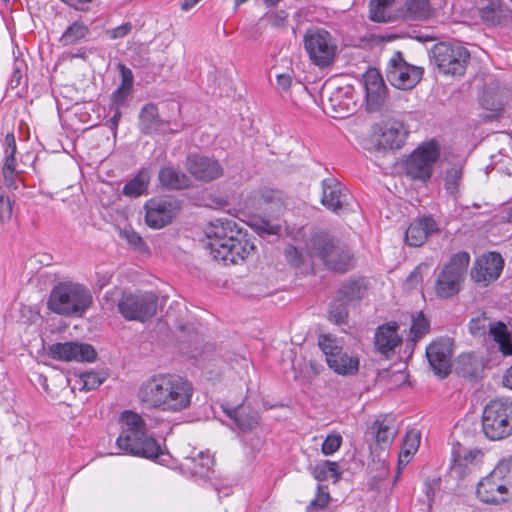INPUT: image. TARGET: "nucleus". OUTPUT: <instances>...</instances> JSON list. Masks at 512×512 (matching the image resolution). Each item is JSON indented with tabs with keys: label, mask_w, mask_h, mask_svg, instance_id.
<instances>
[{
	"label": "nucleus",
	"mask_w": 512,
	"mask_h": 512,
	"mask_svg": "<svg viewBox=\"0 0 512 512\" xmlns=\"http://www.w3.org/2000/svg\"><path fill=\"white\" fill-rule=\"evenodd\" d=\"M397 329L398 325L395 322L380 326L377 329L375 334V346L379 352L387 354L401 343Z\"/></svg>",
	"instance_id": "29"
},
{
	"label": "nucleus",
	"mask_w": 512,
	"mask_h": 512,
	"mask_svg": "<svg viewBox=\"0 0 512 512\" xmlns=\"http://www.w3.org/2000/svg\"><path fill=\"white\" fill-rule=\"evenodd\" d=\"M132 25L130 23H124L118 27H115L107 32L111 39H118L126 36L130 33Z\"/></svg>",
	"instance_id": "54"
},
{
	"label": "nucleus",
	"mask_w": 512,
	"mask_h": 512,
	"mask_svg": "<svg viewBox=\"0 0 512 512\" xmlns=\"http://www.w3.org/2000/svg\"><path fill=\"white\" fill-rule=\"evenodd\" d=\"M430 322L422 312H418L412 316V324L410 327V339L407 342H412L414 345L419 339L429 332Z\"/></svg>",
	"instance_id": "39"
},
{
	"label": "nucleus",
	"mask_w": 512,
	"mask_h": 512,
	"mask_svg": "<svg viewBox=\"0 0 512 512\" xmlns=\"http://www.w3.org/2000/svg\"><path fill=\"white\" fill-rule=\"evenodd\" d=\"M318 345L322 352L325 354L326 362L333 358L335 354H338L342 349L339 345V341L332 335H321L318 340Z\"/></svg>",
	"instance_id": "45"
},
{
	"label": "nucleus",
	"mask_w": 512,
	"mask_h": 512,
	"mask_svg": "<svg viewBox=\"0 0 512 512\" xmlns=\"http://www.w3.org/2000/svg\"><path fill=\"white\" fill-rule=\"evenodd\" d=\"M431 53L439 72L451 76L464 75L471 57L465 46L451 42L435 44Z\"/></svg>",
	"instance_id": "9"
},
{
	"label": "nucleus",
	"mask_w": 512,
	"mask_h": 512,
	"mask_svg": "<svg viewBox=\"0 0 512 512\" xmlns=\"http://www.w3.org/2000/svg\"><path fill=\"white\" fill-rule=\"evenodd\" d=\"M89 33L90 29L86 24L75 21L65 29L59 38V43L64 47L76 45L86 39Z\"/></svg>",
	"instance_id": "34"
},
{
	"label": "nucleus",
	"mask_w": 512,
	"mask_h": 512,
	"mask_svg": "<svg viewBox=\"0 0 512 512\" xmlns=\"http://www.w3.org/2000/svg\"><path fill=\"white\" fill-rule=\"evenodd\" d=\"M420 441L421 433L416 429L409 430L405 434L398 457L397 474L395 476V481L399 479V476L404 467L411 461L414 454L418 451Z\"/></svg>",
	"instance_id": "28"
},
{
	"label": "nucleus",
	"mask_w": 512,
	"mask_h": 512,
	"mask_svg": "<svg viewBox=\"0 0 512 512\" xmlns=\"http://www.w3.org/2000/svg\"><path fill=\"white\" fill-rule=\"evenodd\" d=\"M330 103L333 108H336L337 106L339 107V109L336 110V112L339 115H337L336 117H340V118L346 117V113H348L352 110L349 108L348 104L345 103L342 105L340 102H337V98H331Z\"/></svg>",
	"instance_id": "59"
},
{
	"label": "nucleus",
	"mask_w": 512,
	"mask_h": 512,
	"mask_svg": "<svg viewBox=\"0 0 512 512\" xmlns=\"http://www.w3.org/2000/svg\"><path fill=\"white\" fill-rule=\"evenodd\" d=\"M462 180V167L454 165L445 172L444 188L451 196H456Z\"/></svg>",
	"instance_id": "43"
},
{
	"label": "nucleus",
	"mask_w": 512,
	"mask_h": 512,
	"mask_svg": "<svg viewBox=\"0 0 512 512\" xmlns=\"http://www.w3.org/2000/svg\"><path fill=\"white\" fill-rule=\"evenodd\" d=\"M248 201L251 208L259 210L279 212L283 207L282 193L267 187L253 191Z\"/></svg>",
	"instance_id": "25"
},
{
	"label": "nucleus",
	"mask_w": 512,
	"mask_h": 512,
	"mask_svg": "<svg viewBox=\"0 0 512 512\" xmlns=\"http://www.w3.org/2000/svg\"><path fill=\"white\" fill-rule=\"evenodd\" d=\"M119 420L121 431L116 439V445L121 451L151 460L164 456L158 441L147 434L146 422L140 414L125 410Z\"/></svg>",
	"instance_id": "3"
},
{
	"label": "nucleus",
	"mask_w": 512,
	"mask_h": 512,
	"mask_svg": "<svg viewBox=\"0 0 512 512\" xmlns=\"http://www.w3.org/2000/svg\"><path fill=\"white\" fill-rule=\"evenodd\" d=\"M120 119H121V111H120V107L117 106V107H115L114 114L110 119L112 129H114V130L117 129Z\"/></svg>",
	"instance_id": "61"
},
{
	"label": "nucleus",
	"mask_w": 512,
	"mask_h": 512,
	"mask_svg": "<svg viewBox=\"0 0 512 512\" xmlns=\"http://www.w3.org/2000/svg\"><path fill=\"white\" fill-rule=\"evenodd\" d=\"M180 209V202L175 198L168 196L151 198L144 205L145 222L150 228L161 229L172 222Z\"/></svg>",
	"instance_id": "13"
},
{
	"label": "nucleus",
	"mask_w": 512,
	"mask_h": 512,
	"mask_svg": "<svg viewBox=\"0 0 512 512\" xmlns=\"http://www.w3.org/2000/svg\"><path fill=\"white\" fill-rule=\"evenodd\" d=\"M276 80L277 88L283 92H288L294 81L292 72L278 74Z\"/></svg>",
	"instance_id": "53"
},
{
	"label": "nucleus",
	"mask_w": 512,
	"mask_h": 512,
	"mask_svg": "<svg viewBox=\"0 0 512 512\" xmlns=\"http://www.w3.org/2000/svg\"><path fill=\"white\" fill-rule=\"evenodd\" d=\"M5 160L2 167V175H9L15 172L16 160L15 153L17 150L15 136L13 133H8L5 136Z\"/></svg>",
	"instance_id": "38"
},
{
	"label": "nucleus",
	"mask_w": 512,
	"mask_h": 512,
	"mask_svg": "<svg viewBox=\"0 0 512 512\" xmlns=\"http://www.w3.org/2000/svg\"><path fill=\"white\" fill-rule=\"evenodd\" d=\"M90 290L76 282H60L56 284L48 298V308L62 316L81 317L92 304Z\"/></svg>",
	"instance_id": "4"
},
{
	"label": "nucleus",
	"mask_w": 512,
	"mask_h": 512,
	"mask_svg": "<svg viewBox=\"0 0 512 512\" xmlns=\"http://www.w3.org/2000/svg\"><path fill=\"white\" fill-rule=\"evenodd\" d=\"M420 278H421V277H420V273L418 272V270H417V269H415V270L410 274V276H409V278H408V279H409V280H416V281H418Z\"/></svg>",
	"instance_id": "64"
},
{
	"label": "nucleus",
	"mask_w": 512,
	"mask_h": 512,
	"mask_svg": "<svg viewBox=\"0 0 512 512\" xmlns=\"http://www.w3.org/2000/svg\"><path fill=\"white\" fill-rule=\"evenodd\" d=\"M493 472L512 492V456L502 458L493 469Z\"/></svg>",
	"instance_id": "44"
},
{
	"label": "nucleus",
	"mask_w": 512,
	"mask_h": 512,
	"mask_svg": "<svg viewBox=\"0 0 512 512\" xmlns=\"http://www.w3.org/2000/svg\"><path fill=\"white\" fill-rule=\"evenodd\" d=\"M342 445V436L338 433L327 435L322 443L321 451L324 455L330 456L334 454Z\"/></svg>",
	"instance_id": "49"
},
{
	"label": "nucleus",
	"mask_w": 512,
	"mask_h": 512,
	"mask_svg": "<svg viewBox=\"0 0 512 512\" xmlns=\"http://www.w3.org/2000/svg\"><path fill=\"white\" fill-rule=\"evenodd\" d=\"M409 134L408 127L399 120H389L374 128L366 140L365 149L386 152L400 149Z\"/></svg>",
	"instance_id": "10"
},
{
	"label": "nucleus",
	"mask_w": 512,
	"mask_h": 512,
	"mask_svg": "<svg viewBox=\"0 0 512 512\" xmlns=\"http://www.w3.org/2000/svg\"><path fill=\"white\" fill-rule=\"evenodd\" d=\"M502 382L505 387L512 390V365L505 371Z\"/></svg>",
	"instance_id": "60"
},
{
	"label": "nucleus",
	"mask_w": 512,
	"mask_h": 512,
	"mask_svg": "<svg viewBox=\"0 0 512 512\" xmlns=\"http://www.w3.org/2000/svg\"><path fill=\"white\" fill-rule=\"evenodd\" d=\"M452 342L448 338L434 340L426 348V356L435 374L446 377L451 370Z\"/></svg>",
	"instance_id": "20"
},
{
	"label": "nucleus",
	"mask_w": 512,
	"mask_h": 512,
	"mask_svg": "<svg viewBox=\"0 0 512 512\" xmlns=\"http://www.w3.org/2000/svg\"><path fill=\"white\" fill-rule=\"evenodd\" d=\"M193 394L194 386L187 378L159 372L141 382L137 399L148 409L174 414L190 407Z\"/></svg>",
	"instance_id": "1"
},
{
	"label": "nucleus",
	"mask_w": 512,
	"mask_h": 512,
	"mask_svg": "<svg viewBox=\"0 0 512 512\" xmlns=\"http://www.w3.org/2000/svg\"><path fill=\"white\" fill-rule=\"evenodd\" d=\"M331 498L328 492V487L324 485L317 486V493L315 498L307 506L308 512L324 509L329 504Z\"/></svg>",
	"instance_id": "47"
},
{
	"label": "nucleus",
	"mask_w": 512,
	"mask_h": 512,
	"mask_svg": "<svg viewBox=\"0 0 512 512\" xmlns=\"http://www.w3.org/2000/svg\"><path fill=\"white\" fill-rule=\"evenodd\" d=\"M434 9L429 0H407L403 8V16L408 20L423 21L433 17Z\"/></svg>",
	"instance_id": "33"
},
{
	"label": "nucleus",
	"mask_w": 512,
	"mask_h": 512,
	"mask_svg": "<svg viewBox=\"0 0 512 512\" xmlns=\"http://www.w3.org/2000/svg\"><path fill=\"white\" fill-rule=\"evenodd\" d=\"M205 233L211 255L226 265L245 261L255 249L248 234L231 220L217 219L209 224Z\"/></svg>",
	"instance_id": "2"
},
{
	"label": "nucleus",
	"mask_w": 512,
	"mask_h": 512,
	"mask_svg": "<svg viewBox=\"0 0 512 512\" xmlns=\"http://www.w3.org/2000/svg\"><path fill=\"white\" fill-rule=\"evenodd\" d=\"M476 493L482 502L489 504L506 502L512 494L493 470L478 482Z\"/></svg>",
	"instance_id": "22"
},
{
	"label": "nucleus",
	"mask_w": 512,
	"mask_h": 512,
	"mask_svg": "<svg viewBox=\"0 0 512 512\" xmlns=\"http://www.w3.org/2000/svg\"><path fill=\"white\" fill-rule=\"evenodd\" d=\"M75 57L85 59L86 58V50L83 48L79 49L76 54L71 55V58H75Z\"/></svg>",
	"instance_id": "63"
},
{
	"label": "nucleus",
	"mask_w": 512,
	"mask_h": 512,
	"mask_svg": "<svg viewBox=\"0 0 512 512\" xmlns=\"http://www.w3.org/2000/svg\"><path fill=\"white\" fill-rule=\"evenodd\" d=\"M321 203L327 209L337 213L348 206L350 194L348 189L333 177L325 178L321 182Z\"/></svg>",
	"instance_id": "23"
},
{
	"label": "nucleus",
	"mask_w": 512,
	"mask_h": 512,
	"mask_svg": "<svg viewBox=\"0 0 512 512\" xmlns=\"http://www.w3.org/2000/svg\"><path fill=\"white\" fill-rule=\"evenodd\" d=\"M3 178L6 186L10 189L17 190L22 183L20 176L15 172H11L9 175H3Z\"/></svg>",
	"instance_id": "58"
},
{
	"label": "nucleus",
	"mask_w": 512,
	"mask_h": 512,
	"mask_svg": "<svg viewBox=\"0 0 512 512\" xmlns=\"http://www.w3.org/2000/svg\"><path fill=\"white\" fill-rule=\"evenodd\" d=\"M311 474L319 482H323L331 478L335 483L340 480L342 472L340 471L337 462L325 460L312 467Z\"/></svg>",
	"instance_id": "36"
},
{
	"label": "nucleus",
	"mask_w": 512,
	"mask_h": 512,
	"mask_svg": "<svg viewBox=\"0 0 512 512\" xmlns=\"http://www.w3.org/2000/svg\"><path fill=\"white\" fill-rule=\"evenodd\" d=\"M482 431L492 440L498 441L512 435V400L497 398L491 400L484 408Z\"/></svg>",
	"instance_id": "7"
},
{
	"label": "nucleus",
	"mask_w": 512,
	"mask_h": 512,
	"mask_svg": "<svg viewBox=\"0 0 512 512\" xmlns=\"http://www.w3.org/2000/svg\"><path fill=\"white\" fill-rule=\"evenodd\" d=\"M469 264L470 254L468 252L459 251L453 254L436 274L434 282L436 296L448 299L457 295L466 278Z\"/></svg>",
	"instance_id": "6"
},
{
	"label": "nucleus",
	"mask_w": 512,
	"mask_h": 512,
	"mask_svg": "<svg viewBox=\"0 0 512 512\" xmlns=\"http://www.w3.org/2000/svg\"><path fill=\"white\" fill-rule=\"evenodd\" d=\"M438 232V225L431 217L424 216L412 222L405 233L406 243L411 247L423 245L428 237Z\"/></svg>",
	"instance_id": "24"
},
{
	"label": "nucleus",
	"mask_w": 512,
	"mask_h": 512,
	"mask_svg": "<svg viewBox=\"0 0 512 512\" xmlns=\"http://www.w3.org/2000/svg\"><path fill=\"white\" fill-rule=\"evenodd\" d=\"M157 300L156 294L149 291L124 292L117 307L126 320L144 322L156 314Z\"/></svg>",
	"instance_id": "11"
},
{
	"label": "nucleus",
	"mask_w": 512,
	"mask_h": 512,
	"mask_svg": "<svg viewBox=\"0 0 512 512\" xmlns=\"http://www.w3.org/2000/svg\"><path fill=\"white\" fill-rule=\"evenodd\" d=\"M268 21L274 27H280L285 24L287 20V14L284 11L271 13L267 16Z\"/></svg>",
	"instance_id": "57"
},
{
	"label": "nucleus",
	"mask_w": 512,
	"mask_h": 512,
	"mask_svg": "<svg viewBox=\"0 0 512 512\" xmlns=\"http://www.w3.org/2000/svg\"><path fill=\"white\" fill-rule=\"evenodd\" d=\"M509 98V91L499 82H491L487 84L480 97L482 107L494 113L503 110Z\"/></svg>",
	"instance_id": "26"
},
{
	"label": "nucleus",
	"mask_w": 512,
	"mask_h": 512,
	"mask_svg": "<svg viewBox=\"0 0 512 512\" xmlns=\"http://www.w3.org/2000/svg\"><path fill=\"white\" fill-rule=\"evenodd\" d=\"M150 181V173L147 169H141L133 179L123 187V194L128 197H138L146 192Z\"/></svg>",
	"instance_id": "37"
},
{
	"label": "nucleus",
	"mask_w": 512,
	"mask_h": 512,
	"mask_svg": "<svg viewBox=\"0 0 512 512\" xmlns=\"http://www.w3.org/2000/svg\"><path fill=\"white\" fill-rule=\"evenodd\" d=\"M12 201L0 185V222L7 223L12 218Z\"/></svg>",
	"instance_id": "48"
},
{
	"label": "nucleus",
	"mask_w": 512,
	"mask_h": 512,
	"mask_svg": "<svg viewBox=\"0 0 512 512\" xmlns=\"http://www.w3.org/2000/svg\"><path fill=\"white\" fill-rule=\"evenodd\" d=\"M395 0H372L370 4V17L374 22H387L390 20L389 8Z\"/></svg>",
	"instance_id": "41"
},
{
	"label": "nucleus",
	"mask_w": 512,
	"mask_h": 512,
	"mask_svg": "<svg viewBox=\"0 0 512 512\" xmlns=\"http://www.w3.org/2000/svg\"><path fill=\"white\" fill-rule=\"evenodd\" d=\"M363 86L366 94V107L369 112L381 109L387 97L384 80L376 69H369L363 75Z\"/></svg>",
	"instance_id": "21"
},
{
	"label": "nucleus",
	"mask_w": 512,
	"mask_h": 512,
	"mask_svg": "<svg viewBox=\"0 0 512 512\" xmlns=\"http://www.w3.org/2000/svg\"><path fill=\"white\" fill-rule=\"evenodd\" d=\"M371 433L379 445L388 447L391 445L394 437L397 434V428L392 418L387 416L378 418L370 427Z\"/></svg>",
	"instance_id": "31"
},
{
	"label": "nucleus",
	"mask_w": 512,
	"mask_h": 512,
	"mask_svg": "<svg viewBox=\"0 0 512 512\" xmlns=\"http://www.w3.org/2000/svg\"><path fill=\"white\" fill-rule=\"evenodd\" d=\"M441 147L437 140L431 139L420 144L406 161V172L413 178L427 181L431 178L433 167L440 158Z\"/></svg>",
	"instance_id": "12"
},
{
	"label": "nucleus",
	"mask_w": 512,
	"mask_h": 512,
	"mask_svg": "<svg viewBox=\"0 0 512 512\" xmlns=\"http://www.w3.org/2000/svg\"><path fill=\"white\" fill-rule=\"evenodd\" d=\"M259 230L269 235H277L281 230V226L267 220H262L259 225Z\"/></svg>",
	"instance_id": "56"
},
{
	"label": "nucleus",
	"mask_w": 512,
	"mask_h": 512,
	"mask_svg": "<svg viewBox=\"0 0 512 512\" xmlns=\"http://www.w3.org/2000/svg\"><path fill=\"white\" fill-rule=\"evenodd\" d=\"M80 379L83 385V389L87 391L96 389L104 381V377L100 373L93 371L82 373Z\"/></svg>",
	"instance_id": "51"
},
{
	"label": "nucleus",
	"mask_w": 512,
	"mask_h": 512,
	"mask_svg": "<svg viewBox=\"0 0 512 512\" xmlns=\"http://www.w3.org/2000/svg\"><path fill=\"white\" fill-rule=\"evenodd\" d=\"M120 235L135 248H140L144 244L141 236L131 229L122 230Z\"/></svg>",
	"instance_id": "52"
},
{
	"label": "nucleus",
	"mask_w": 512,
	"mask_h": 512,
	"mask_svg": "<svg viewBox=\"0 0 512 512\" xmlns=\"http://www.w3.org/2000/svg\"><path fill=\"white\" fill-rule=\"evenodd\" d=\"M161 120L158 115V109L154 104H146L141 109L139 115V127L145 134H151L159 130Z\"/></svg>",
	"instance_id": "35"
},
{
	"label": "nucleus",
	"mask_w": 512,
	"mask_h": 512,
	"mask_svg": "<svg viewBox=\"0 0 512 512\" xmlns=\"http://www.w3.org/2000/svg\"><path fill=\"white\" fill-rule=\"evenodd\" d=\"M201 0H184L181 8L184 11H188L192 9L195 5H197Z\"/></svg>",
	"instance_id": "62"
},
{
	"label": "nucleus",
	"mask_w": 512,
	"mask_h": 512,
	"mask_svg": "<svg viewBox=\"0 0 512 512\" xmlns=\"http://www.w3.org/2000/svg\"><path fill=\"white\" fill-rule=\"evenodd\" d=\"M285 256L287 261L293 266H299L302 262L301 255L294 246H288L285 249Z\"/></svg>",
	"instance_id": "55"
},
{
	"label": "nucleus",
	"mask_w": 512,
	"mask_h": 512,
	"mask_svg": "<svg viewBox=\"0 0 512 512\" xmlns=\"http://www.w3.org/2000/svg\"><path fill=\"white\" fill-rule=\"evenodd\" d=\"M303 45L311 63L319 68L330 66L337 54V41L325 29H308L303 37Z\"/></svg>",
	"instance_id": "8"
},
{
	"label": "nucleus",
	"mask_w": 512,
	"mask_h": 512,
	"mask_svg": "<svg viewBox=\"0 0 512 512\" xmlns=\"http://www.w3.org/2000/svg\"><path fill=\"white\" fill-rule=\"evenodd\" d=\"M132 88V75L131 71L128 70V75L123 73V79L121 86L116 89L112 94L113 105L115 107H120V105L125 101L127 96L129 95Z\"/></svg>",
	"instance_id": "46"
},
{
	"label": "nucleus",
	"mask_w": 512,
	"mask_h": 512,
	"mask_svg": "<svg viewBox=\"0 0 512 512\" xmlns=\"http://www.w3.org/2000/svg\"><path fill=\"white\" fill-rule=\"evenodd\" d=\"M158 180L167 190H183L191 186V179L180 169L173 166H164L159 170Z\"/></svg>",
	"instance_id": "27"
},
{
	"label": "nucleus",
	"mask_w": 512,
	"mask_h": 512,
	"mask_svg": "<svg viewBox=\"0 0 512 512\" xmlns=\"http://www.w3.org/2000/svg\"><path fill=\"white\" fill-rule=\"evenodd\" d=\"M185 167L191 176L203 182L216 180L224 172L218 160L200 154H189L186 158Z\"/></svg>",
	"instance_id": "18"
},
{
	"label": "nucleus",
	"mask_w": 512,
	"mask_h": 512,
	"mask_svg": "<svg viewBox=\"0 0 512 512\" xmlns=\"http://www.w3.org/2000/svg\"><path fill=\"white\" fill-rule=\"evenodd\" d=\"M308 255L323 261L329 269L345 272L352 265V256L347 246L328 234H315L306 244Z\"/></svg>",
	"instance_id": "5"
},
{
	"label": "nucleus",
	"mask_w": 512,
	"mask_h": 512,
	"mask_svg": "<svg viewBox=\"0 0 512 512\" xmlns=\"http://www.w3.org/2000/svg\"><path fill=\"white\" fill-rule=\"evenodd\" d=\"M48 354L54 360L65 362H92L97 356L91 345L74 341L54 343L49 346Z\"/></svg>",
	"instance_id": "17"
},
{
	"label": "nucleus",
	"mask_w": 512,
	"mask_h": 512,
	"mask_svg": "<svg viewBox=\"0 0 512 512\" xmlns=\"http://www.w3.org/2000/svg\"><path fill=\"white\" fill-rule=\"evenodd\" d=\"M485 453L479 448H466L458 445L452 451L451 470L459 478L476 471L484 462Z\"/></svg>",
	"instance_id": "19"
},
{
	"label": "nucleus",
	"mask_w": 512,
	"mask_h": 512,
	"mask_svg": "<svg viewBox=\"0 0 512 512\" xmlns=\"http://www.w3.org/2000/svg\"><path fill=\"white\" fill-rule=\"evenodd\" d=\"M329 368L335 373L343 376L355 375L359 370V359L357 356L350 355L341 350L327 362Z\"/></svg>",
	"instance_id": "30"
},
{
	"label": "nucleus",
	"mask_w": 512,
	"mask_h": 512,
	"mask_svg": "<svg viewBox=\"0 0 512 512\" xmlns=\"http://www.w3.org/2000/svg\"><path fill=\"white\" fill-rule=\"evenodd\" d=\"M343 302L344 301L339 298L337 301L333 302L329 308L330 318L337 324L344 323L348 316L346 305Z\"/></svg>",
	"instance_id": "50"
},
{
	"label": "nucleus",
	"mask_w": 512,
	"mask_h": 512,
	"mask_svg": "<svg viewBox=\"0 0 512 512\" xmlns=\"http://www.w3.org/2000/svg\"><path fill=\"white\" fill-rule=\"evenodd\" d=\"M223 410L231 419L234 420L236 425L241 430H244V431L250 430L257 424V418L255 416H249V417L243 416V412H244L243 406H239V407L232 408V409H228L225 406H223Z\"/></svg>",
	"instance_id": "42"
},
{
	"label": "nucleus",
	"mask_w": 512,
	"mask_h": 512,
	"mask_svg": "<svg viewBox=\"0 0 512 512\" xmlns=\"http://www.w3.org/2000/svg\"><path fill=\"white\" fill-rule=\"evenodd\" d=\"M214 465V458L208 452H199L197 456H188L185 458L183 466L188 469L192 475L207 477Z\"/></svg>",
	"instance_id": "32"
},
{
	"label": "nucleus",
	"mask_w": 512,
	"mask_h": 512,
	"mask_svg": "<svg viewBox=\"0 0 512 512\" xmlns=\"http://www.w3.org/2000/svg\"><path fill=\"white\" fill-rule=\"evenodd\" d=\"M365 293V286L359 281H348L339 290V298L345 302L360 300Z\"/></svg>",
	"instance_id": "40"
},
{
	"label": "nucleus",
	"mask_w": 512,
	"mask_h": 512,
	"mask_svg": "<svg viewBox=\"0 0 512 512\" xmlns=\"http://www.w3.org/2000/svg\"><path fill=\"white\" fill-rule=\"evenodd\" d=\"M504 268V260L497 252H488L477 257L470 271L471 279L480 286L496 281Z\"/></svg>",
	"instance_id": "16"
},
{
	"label": "nucleus",
	"mask_w": 512,
	"mask_h": 512,
	"mask_svg": "<svg viewBox=\"0 0 512 512\" xmlns=\"http://www.w3.org/2000/svg\"><path fill=\"white\" fill-rule=\"evenodd\" d=\"M423 68L407 63L401 52H396L388 62L386 76L398 89H412L422 78Z\"/></svg>",
	"instance_id": "14"
},
{
	"label": "nucleus",
	"mask_w": 512,
	"mask_h": 512,
	"mask_svg": "<svg viewBox=\"0 0 512 512\" xmlns=\"http://www.w3.org/2000/svg\"><path fill=\"white\" fill-rule=\"evenodd\" d=\"M469 331L473 336L477 337L484 336L488 333L499 345V349L503 355H512L511 335L503 322H494L487 318L485 314H481L470 320Z\"/></svg>",
	"instance_id": "15"
}]
</instances>
